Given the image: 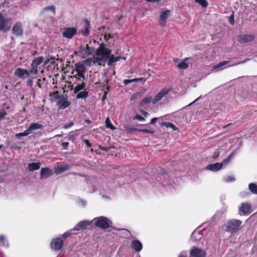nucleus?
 Listing matches in <instances>:
<instances>
[{
  "label": "nucleus",
  "mask_w": 257,
  "mask_h": 257,
  "mask_svg": "<svg viewBox=\"0 0 257 257\" xmlns=\"http://www.w3.org/2000/svg\"><path fill=\"white\" fill-rule=\"evenodd\" d=\"M201 98V96L199 97L198 98H197V99H196L194 101H193L192 102H191V103H190L189 104H188V106H190L192 104H193L194 103H195V102L197 101L200 98Z\"/></svg>",
  "instance_id": "58"
},
{
  "label": "nucleus",
  "mask_w": 257,
  "mask_h": 257,
  "mask_svg": "<svg viewBox=\"0 0 257 257\" xmlns=\"http://www.w3.org/2000/svg\"><path fill=\"white\" fill-rule=\"evenodd\" d=\"M15 74L16 76H18L23 79L29 77H31L32 75H34L30 73V71H29L26 69L21 68L17 69L15 72Z\"/></svg>",
  "instance_id": "8"
},
{
  "label": "nucleus",
  "mask_w": 257,
  "mask_h": 257,
  "mask_svg": "<svg viewBox=\"0 0 257 257\" xmlns=\"http://www.w3.org/2000/svg\"><path fill=\"white\" fill-rule=\"evenodd\" d=\"M42 128V125L38 123H32L29 128L27 129L30 134H31L33 131L41 129Z\"/></svg>",
  "instance_id": "24"
},
{
  "label": "nucleus",
  "mask_w": 257,
  "mask_h": 257,
  "mask_svg": "<svg viewBox=\"0 0 257 257\" xmlns=\"http://www.w3.org/2000/svg\"><path fill=\"white\" fill-rule=\"evenodd\" d=\"M248 188L253 194H257V185L254 183H250L248 185Z\"/></svg>",
  "instance_id": "30"
},
{
  "label": "nucleus",
  "mask_w": 257,
  "mask_h": 257,
  "mask_svg": "<svg viewBox=\"0 0 257 257\" xmlns=\"http://www.w3.org/2000/svg\"><path fill=\"white\" fill-rule=\"evenodd\" d=\"M141 112L142 114H143L146 117H147L149 116V113L148 112H146L145 111L142 110L141 111Z\"/></svg>",
  "instance_id": "49"
},
{
  "label": "nucleus",
  "mask_w": 257,
  "mask_h": 257,
  "mask_svg": "<svg viewBox=\"0 0 257 257\" xmlns=\"http://www.w3.org/2000/svg\"><path fill=\"white\" fill-rule=\"evenodd\" d=\"M233 155V153L230 154L226 159H225L222 163H221V164H223V165L227 164L230 162Z\"/></svg>",
  "instance_id": "36"
},
{
  "label": "nucleus",
  "mask_w": 257,
  "mask_h": 257,
  "mask_svg": "<svg viewBox=\"0 0 257 257\" xmlns=\"http://www.w3.org/2000/svg\"><path fill=\"white\" fill-rule=\"evenodd\" d=\"M5 239V236L3 235H0V242H1L2 244L3 245H5V243L3 242Z\"/></svg>",
  "instance_id": "44"
},
{
  "label": "nucleus",
  "mask_w": 257,
  "mask_h": 257,
  "mask_svg": "<svg viewBox=\"0 0 257 257\" xmlns=\"http://www.w3.org/2000/svg\"><path fill=\"white\" fill-rule=\"evenodd\" d=\"M240 213L242 215H248L251 211V207L249 204L243 203L241 204L239 209Z\"/></svg>",
  "instance_id": "15"
},
{
  "label": "nucleus",
  "mask_w": 257,
  "mask_h": 257,
  "mask_svg": "<svg viewBox=\"0 0 257 257\" xmlns=\"http://www.w3.org/2000/svg\"><path fill=\"white\" fill-rule=\"evenodd\" d=\"M242 221L238 219H231L228 221L224 225V229L231 233H235L241 228Z\"/></svg>",
  "instance_id": "2"
},
{
  "label": "nucleus",
  "mask_w": 257,
  "mask_h": 257,
  "mask_svg": "<svg viewBox=\"0 0 257 257\" xmlns=\"http://www.w3.org/2000/svg\"><path fill=\"white\" fill-rule=\"evenodd\" d=\"M99 148L102 150V151H108V150L110 148L109 147H101V146H98Z\"/></svg>",
  "instance_id": "46"
},
{
  "label": "nucleus",
  "mask_w": 257,
  "mask_h": 257,
  "mask_svg": "<svg viewBox=\"0 0 257 257\" xmlns=\"http://www.w3.org/2000/svg\"><path fill=\"white\" fill-rule=\"evenodd\" d=\"M40 163H33L29 164L28 168L29 171H33L38 170L40 168Z\"/></svg>",
  "instance_id": "26"
},
{
  "label": "nucleus",
  "mask_w": 257,
  "mask_h": 257,
  "mask_svg": "<svg viewBox=\"0 0 257 257\" xmlns=\"http://www.w3.org/2000/svg\"><path fill=\"white\" fill-rule=\"evenodd\" d=\"M131 83V82L130 79H125L123 80V83L125 85H127L128 84Z\"/></svg>",
  "instance_id": "54"
},
{
  "label": "nucleus",
  "mask_w": 257,
  "mask_h": 257,
  "mask_svg": "<svg viewBox=\"0 0 257 257\" xmlns=\"http://www.w3.org/2000/svg\"><path fill=\"white\" fill-rule=\"evenodd\" d=\"M228 63H229V61H224L220 62L218 64H217V65L213 66V69L214 70L219 69V68H221L222 67H223V66H224L225 65L228 64Z\"/></svg>",
  "instance_id": "31"
},
{
  "label": "nucleus",
  "mask_w": 257,
  "mask_h": 257,
  "mask_svg": "<svg viewBox=\"0 0 257 257\" xmlns=\"http://www.w3.org/2000/svg\"><path fill=\"white\" fill-rule=\"evenodd\" d=\"M146 1L148 2H151V3H158L160 1V0H146Z\"/></svg>",
  "instance_id": "56"
},
{
  "label": "nucleus",
  "mask_w": 257,
  "mask_h": 257,
  "mask_svg": "<svg viewBox=\"0 0 257 257\" xmlns=\"http://www.w3.org/2000/svg\"><path fill=\"white\" fill-rule=\"evenodd\" d=\"M76 201L79 206L84 207L86 205V202L82 199H78Z\"/></svg>",
  "instance_id": "35"
},
{
  "label": "nucleus",
  "mask_w": 257,
  "mask_h": 257,
  "mask_svg": "<svg viewBox=\"0 0 257 257\" xmlns=\"http://www.w3.org/2000/svg\"><path fill=\"white\" fill-rule=\"evenodd\" d=\"M130 131H138L140 132L149 133V134H153L155 132V131L153 130H148V129L138 130V129H136V128H130Z\"/></svg>",
  "instance_id": "33"
},
{
  "label": "nucleus",
  "mask_w": 257,
  "mask_h": 257,
  "mask_svg": "<svg viewBox=\"0 0 257 257\" xmlns=\"http://www.w3.org/2000/svg\"><path fill=\"white\" fill-rule=\"evenodd\" d=\"M84 143L87 146V147L90 148L91 147V145L90 144L89 141L88 140H85Z\"/></svg>",
  "instance_id": "51"
},
{
  "label": "nucleus",
  "mask_w": 257,
  "mask_h": 257,
  "mask_svg": "<svg viewBox=\"0 0 257 257\" xmlns=\"http://www.w3.org/2000/svg\"><path fill=\"white\" fill-rule=\"evenodd\" d=\"M186 253V252H181L179 255V257H187Z\"/></svg>",
  "instance_id": "52"
},
{
  "label": "nucleus",
  "mask_w": 257,
  "mask_h": 257,
  "mask_svg": "<svg viewBox=\"0 0 257 257\" xmlns=\"http://www.w3.org/2000/svg\"><path fill=\"white\" fill-rule=\"evenodd\" d=\"M254 37L252 35H241L238 37V41L240 43L243 44L253 41Z\"/></svg>",
  "instance_id": "17"
},
{
  "label": "nucleus",
  "mask_w": 257,
  "mask_h": 257,
  "mask_svg": "<svg viewBox=\"0 0 257 257\" xmlns=\"http://www.w3.org/2000/svg\"><path fill=\"white\" fill-rule=\"evenodd\" d=\"M44 11H51L53 14H55V8L53 6H48L44 9Z\"/></svg>",
  "instance_id": "38"
},
{
  "label": "nucleus",
  "mask_w": 257,
  "mask_h": 257,
  "mask_svg": "<svg viewBox=\"0 0 257 257\" xmlns=\"http://www.w3.org/2000/svg\"><path fill=\"white\" fill-rule=\"evenodd\" d=\"M63 245V240L61 238H56L52 239L51 243V248L54 250L61 249Z\"/></svg>",
  "instance_id": "10"
},
{
  "label": "nucleus",
  "mask_w": 257,
  "mask_h": 257,
  "mask_svg": "<svg viewBox=\"0 0 257 257\" xmlns=\"http://www.w3.org/2000/svg\"><path fill=\"white\" fill-rule=\"evenodd\" d=\"M86 86V84L84 82H82V83L77 85L74 88V92L75 93H77L78 92H80L82 90H83Z\"/></svg>",
  "instance_id": "28"
},
{
  "label": "nucleus",
  "mask_w": 257,
  "mask_h": 257,
  "mask_svg": "<svg viewBox=\"0 0 257 257\" xmlns=\"http://www.w3.org/2000/svg\"><path fill=\"white\" fill-rule=\"evenodd\" d=\"M33 83V81L32 80H29L28 81V84L31 86Z\"/></svg>",
  "instance_id": "60"
},
{
  "label": "nucleus",
  "mask_w": 257,
  "mask_h": 257,
  "mask_svg": "<svg viewBox=\"0 0 257 257\" xmlns=\"http://www.w3.org/2000/svg\"><path fill=\"white\" fill-rule=\"evenodd\" d=\"M40 81V79H38L37 82V84L39 87H41Z\"/></svg>",
  "instance_id": "61"
},
{
  "label": "nucleus",
  "mask_w": 257,
  "mask_h": 257,
  "mask_svg": "<svg viewBox=\"0 0 257 257\" xmlns=\"http://www.w3.org/2000/svg\"><path fill=\"white\" fill-rule=\"evenodd\" d=\"M13 34L16 36H19L23 33L22 24L18 23L16 24L13 28Z\"/></svg>",
  "instance_id": "20"
},
{
  "label": "nucleus",
  "mask_w": 257,
  "mask_h": 257,
  "mask_svg": "<svg viewBox=\"0 0 257 257\" xmlns=\"http://www.w3.org/2000/svg\"><path fill=\"white\" fill-rule=\"evenodd\" d=\"M70 103L64 97H59L57 102L58 108L61 109H64L67 107Z\"/></svg>",
  "instance_id": "16"
},
{
  "label": "nucleus",
  "mask_w": 257,
  "mask_h": 257,
  "mask_svg": "<svg viewBox=\"0 0 257 257\" xmlns=\"http://www.w3.org/2000/svg\"><path fill=\"white\" fill-rule=\"evenodd\" d=\"M170 88H163L161 91H160L158 93H157L154 99H152V102L153 104H155L160 100L162 99V98L166 95L170 91Z\"/></svg>",
  "instance_id": "9"
},
{
  "label": "nucleus",
  "mask_w": 257,
  "mask_h": 257,
  "mask_svg": "<svg viewBox=\"0 0 257 257\" xmlns=\"http://www.w3.org/2000/svg\"><path fill=\"white\" fill-rule=\"evenodd\" d=\"M189 59V58H186L182 61L178 63L177 67L181 69H185L189 66L188 63L187 61Z\"/></svg>",
  "instance_id": "25"
},
{
  "label": "nucleus",
  "mask_w": 257,
  "mask_h": 257,
  "mask_svg": "<svg viewBox=\"0 0 257 257\" xmlns=\"http://www.w3.org/2000/svg\"><path fill=\"white\" fill-rule=\"evenodd\" d=\"M92 52V49L89 47L88 45H82L80 47L79 51L77 52L78 55L84 58L87 57Z\"/></svg>",
  "instance_id": "7"
},
{
  "label": "nucleus",
  "mask_w": 257,
  "mask_h": 257,
  "mask_svg": "<svg viewBox=\"0 0 257 257\" xmlns=\"http://www.w3.org/2000/svg\"><path fill=\"white\" fill-rule=\"evenodd\" d=\"M84 27L81 30L82 34L84 36H87L89 32L90 23L87 20H84L83 21Z\"/></svg>",
  "instance_id": "22"
},
{
  "label": "nucleus",
  "mask_w": 257,
  "mask_h": 257,
  "mask_svg": "<svg viewBox=\"0 0 257 257\" xmlns=\"http://www.w3.org/2000/svg\"><path fill=\"white\" fill-rule=\"evenodd\" d=\"M44 60L43 57H39L34 59L31 64V69L30 73L33 75H36L38 72V66L41 64Z\"/></svg>",
  "instance_id": "5"
},
{
  "label": "nucleus",
  "mask_w": 257,
  "mask_h": 257,
  "mask_svg": "<svg viewBox=\"0 0 257 257\" xmlns=\"http://www.w3.org/2000/svg\"><path fill=\"white\" fill-rule=\"evenodd\" d=\"M68 140L73 141L74 140V136L73 135H70L68 137Z\"/></svg>",
  "instance_id": "53"
},
{
  "label": "nucleus",
  "mask_w": 257,
  "mask_h": 257,
  "mask_svg": "<svg viewBox=\"0 0 257 257\" xmlns=\"http://www.w3.org/2000/svg\"><path fill=\"white\" fill-rule=\"evenodd\" d=\"M135 119H138L141 121H143L145 120V118L143 116H141L139 114L136 115V116H135Z\"/></svg>",
  "instance_id": "43"
},
{
  "label": "nucleus",
  "mask_w": 257,
  "mask_h": 257,
  "mask_svg": "<svg viewBox=\"0 0 257 257\" xmlns=\"http://www.w3.org/2000/svg\"><path fill=\"white\" fill-rule=\"evenodd\" d=\"M223 164L220 163H216L213 164L209 165L207 166L206 168L209 170L216 172L222 168Z\"/></svg>",
  "instance_id": "21"
},
{
  "label": "nucleus",
  "mask_w": 257,
  "mask_h": 257,
  "mask_svg": "<svg viewBox=\"0 0 257 257\" xmlns=\"http://www.w3.org/2000/svg\"><path fill=\"white\" fill-rule=\"evenodd\" d=\"M170 14V11L168 10H164L161 12L160 16V24L161 26H165L166 20L168 18Z\"/></svg>",
  "instance_id": "13"
},
{
  "label": "nucleus",
  "mask_w": 257,
  "mask_h": 257,
  "mask_svg": "<svg viewBox=\"0 0 257 257\" xmlns=\"http://www.w3.org/2000/svg\"><path fill=\"white\" fill-rule=\"evenodd\" d=\"M75 71L76 74L74 75L78 79L80 80V78L84 79V73L85 72V68L83 64L77 63L75 65Z\"/></svg>",
  "instance_id": "6"
},
{
  "label": "nucleus",
  "mask_w": 257,
  "mask_h": 257,
  "mask_svg": "<svg viewBox=\"0 0 257 257\" xmlns=\"http://www.w3.org/2000/svg\"><path fill=\"white\" fill-rule=\"evenodd\" d=\"M91 222H92V221H89L88 220H83L80 221L75 226L73 229H71V231L84 229L87 227L90 226Z\"/></svg>",
  "instance_id": "14"
},
{
  "label": "nucleus",
  "mask_w": 257,
  "mask_h": 257,
  "mask_svg": "<svg viewBox=\"0 0 257 257\" xmlns=\"http://www.w3.org/2000/svg\"><path fill=\"white\" fill-rule=\"evenodd\" d=\"M70 167L67 164H60L57 165L55 168V172L56 174H59L62 173L69 169Z\"/></svg>",
  "instance_id": "19"
},
{
  "label": "nucleus",
  "mask_w": 257,
  "mask_h": 257,
  "mask_svg": "<svg viewBox=\"0 0 257 257\" xmlns=\"http://www.w3.org/2000/svg\"><path fill=\"white\" fill-rule=\"evenodd\" d=\"M77 33V30L75 28H66L63 31V36L67 38L71 39Z\"/></svg>",
  "instance_id": "12"
},
{
  "label": "nucleus",
  "mask_w": 257,
  "mask_h": 257,
  "mask_svg": "<svg viewBox=\"0 0 257 257\" xmlns=\"http://www.w3.org/2000/svg\"><path fill=\"white\" fill-rule=\"evenodd\" d=\"M73 125V122H70V123H69V124H65V125L63 126V127H64V128H66V129H67V128H69V127H70L72 126Z\"/></svg>",
  "instance_id": "47"
},
{
  "label": "nucleus",
  "mask_w": 257,
  "mask_h": 257,
  "mask_svg": "<svg viewBox=\"0 0 257 257\" xmlns=\"http://www.w3.org/2000/svg\"><path fill=\"white\" fill-rule=\"evenodd\" d=\"M11 27V23L10 20L4 18V16L0 14V30L7 31L10 30Z\"/></svg>",
  "instance_id": "4"
},
{
  "label": "nucleus",
  "mask_w": 257,
  "mask_h": 257,
  "mask_svg": "<svg viewBox=\"0 0 257 257\" xmlns=\"http://www.w3.org/2000/svg\"><path fill=\"white\" fill-rule=\"evenodd\" d=\"M30 135V132H28V131L27 130L23 133H19L16 134L17 137H26L28 135Z\"/></svg>",
  "instance_id": "39"
},
{
  "label": "nucleus",
  "mask_w": 257,
  "mask_h": 257,
  "mask_svg": "<svg viewBox=\"0 0 257 257\" xmlns=\"http://www.w3.org/2000/svg\"><path fill=\"white\" fill-rule=\"evenodd\" d=\"M131 83L135 81H138V79H130Z\"/></svg>",
  "instance_id": "63"
},
{
  "label": "nucleus",
  "mask_w": 257,
  "mask_h": 257,
  "mask_svg": "<svg viewBox=\"0 0 257 257\" xmlns=\"http://www.w3.org/2000/svg\"><path fill=\"white\" fill-rule=\"evenodd\" d=\"M92 222L96 227L104 229L108 228L111 224V220L104 216L96 217L92 220Z\"/></svg>",
  "instance_id": "3"
},
{
  "label": "nucleus",
  "mask_w": 257,
  "mask_h": 257,
  "mask_svg": "<svg viewBox=\"0 0 257 257\" xmlns=\"http://www.w3.org/2000/svg\"><path fill=\"white\" fill-rule=\"evenodd\" d=\"M77 93L76 97L78 99H85L88 96V92L86 91H82Z\"/></svg>",
  "instance_id": "29"
},
{
  "label": "nucleus",
  "mask_w": 257,
  "mask_h": 257,
  "mask_svg": "<svg viewBox=\"0 0 257 257\" xmlns=\"http://www.w3.org/2000/svg\"><path fill=\"white\" fill-rule=\"evenodd\" d=\"M74 231H72L71 230L69 232H66L62 236L64 238H66L68 237L70 234L74 233Z\"/></svg>",
  "instance_id": "41"
},
{
  "label": "nucleus",
  "mask_w": 257,
  "mask_h": 257,
  "mask_svg": "<svg viewBox=\"0 0 257 257\" xmlns=\"http://www.w3.org/2000/svg\"><path fill=\"white\" fill-rule=\"evenodd\" d=\"M206 253L205 251L200 248L193 247L190 251L191 257H205Z\"/></svg>",
  "instance_id": "11"
},
{
  "label": "nucleus",
  "mask_w": 257,
  "mask_h": 257,
  "mask_svg": "<svg viewBox=\"0 0 257 257\" xmlns=\"http://www.w3.org/2000/svg\"><path fill=\"white\" fill-rule=\"evenodd\" d=\"M197 3H199L203 7H206L208 5L206 0H195Z\"/></svg>",
  "instance_id": "37"
},
{
  "label": "nucleus",
  "mask_w": 257,
  "mask_h": 257,
  "mask_svg": "<svg viewBox=\"0 0 257 257\" xmlns=\"http://www.w3.org/2000/svg\"><path fill=\"white\" fill-rule=\"evenodd\" d=\"M161 125L163 126H165V127H166L167 128L170 127L174 131H179L178 128L176 127L175 125L171 122H163L162 123Z\"/></svg>",
  "instance_id": "27"
},
{
  "label": "nucleus",
  "mask_w": 257,
  "mask_h": 257,
  "mask_svg": "<svg viewBox=\"0 0 257 257\" xmlns=\"http://www.w3.org/2000/svg\"><path fill=\"white\" fill-rule=\"evenodd\" d=\"M157 120V118H156V117L152 118L151 120L150 123L154 124L155 123H156Z\"/></svg>",
  "instance_id": "55"
},
{
  "label": "nucleus",
  "mask_w": 257,
  "mask_h": 257,
  "mask_svg": "<svg viewBox=\"0 0 257 257\" xmlns=\"http://www.w3.org/2000/svg\"><path fill=\"white\" fill-rule=\"evenodd\" d=\"M105 40L108 42L109 43H110L111 41H110V39H112V37L109 34H105L104 36Z\"/></svg>",
  "instance_id": "40"
},
{
  "label": "nucleus",
  "mask_w": 257,
  "mask_h": 257,
  "mask_svg": "<svg viewBox=\"0 0 257 257\" xmlns=\"http://www.w3.org/2000/svg\"><path fill=\"white\" fill-rule=\"evenodd\" d=\"M235 181V178L233 176H228L225 180L226 182H231Z\"/></svg>",
  "instance_id": "42"
},
{
  "label": "nucleus",
  "mask_w": 257,
  "mask_h": 257,
  "mask_svg": "<svg viewBox=\"0 0 257 257\" xmlns=\"http://www.w3.org/2000/svg\"><path fill=\"white\" fill-rule=\"evenodd\" d=\"M151 101H152L151 98L146 97L142 100V101L140 103V104L142 106H144V105H145L147 103H150L151 102Z\"/></svg>",
  "instance_id": "34"
},
{
  "label": "nucleus",
  "mask_w": 257,
  "mask_h": 257,
  "mask_svg": "<svg viewBox=\"0 0 257 257\" xmlns=\"http://www.w3.org/2000/svg\"><path fill=\"white\" fill-rule=\"evenodd\" d=\"M105 125L107 128H110L111 130H114L115 129V127L111 124L108 117H107L105 120Z\"/></svg>",
  "instance_id": "32"
},
{
  "label": "nucleus",
  "mask_w": 257,
  "mask_h": 257,
  "mask_svg": "<svg viewBox=\"0 0 257 257\" xmlns=\"http://www.w3.org/2000/svg\"><path fill=\"white\" fill-rule=\"evenodd\" d=\"M229 21H230V23L231 24H233L234 23V21H233V15L231 16L230 17V18H229Z\"/></svg>",
  "instance_id": "57"
},
{
  "label": "nucleus",
  "mask_w": 257,
  "mask_h": 257,
  "mask_svg": "<svg viewBox=\"0 0 257 257\" xmlns=\"http://www.w3.org/2000/svg\"><path fill=\"white\" fill-rule=\"evenodd\" d=\"M219 152L215 153V155L213 156L214 158H217L219 156Z\"/></svg>",
  "instance_id": "62"
},
{
  "label": "nucleus",
  "mask_w": 257,
  "mask_h": 257,
  "mask_svg": "<svg viewBox=\"0 0 257 257\" xmlns=\"http://www.w3.org/2000/svg\"><path fill=\"white\" fill-rule=\"evenodd\" d=\"M137 96H136V95H133L131 98V100H133L134 99H135V98H136Z\"/></svg>",
  "instance_id": "64"
},
{
  "label": "nucleus",
  "mask_w": 257,
  "mask_h": 257,
  "mask_svg": "<svg viewBox=\"0 0 257 257\" xmlns=\"http://www.w3.org/2000/svg\"><path fill=\"white\" fill-rule=\"evenodd\" d=\"M132 247L136 251H140L142 250L143 245L142 243L138 240L132 241L131 243Z\"/></svg>",
  "instance_id": "23"
},
{
  "label": "nucleus",
  "mask_w": 257,
  "mask_h": 257,
  "mask_svg": "<svg viewBox=\"0 0 257 257\" xmlns=\"http://www.w3.org/2000/svg\"><path fill=\"white\" fill-rule=\"evenodd\" d=\"M52 174V170L49 168H42L40 172V177L42 179H46Z\"/></svg>",
  "instance_id": "18"
},
{
  "label": "nucleus",
  "mask_w": 257,
  "mask_h": 257,
  "mask_svg": "<svg viewBox=\"0 0 257 257\" xmlns=\"http://www.w3.org/2000/svg\"><path fill=\"white\" fill-rule=\"evenodd\" d=\"M138 81H142L143 83L145 82L146 80L145 78H138Z\"/></svg>",
  "instance_id": "59"
},
{
  "label": "nucleus",
  "mask_w": 257,
  "mask_h": 257,
  "mask_svg": "<svg viewBox=\"0 0 257 257\" xmlns=\"http://www.w3.org/2000/svg\"><path fill=\"white\" fill-rule=\"evenodd\" d=\"M111 50L106 48L104 45L101 43L97 49L95 55L93 58H89L85 60V63L89 66L94 64L104 65L106 61L108 60V65H111L113 63L119 61L120 57H115L113 55H111Z\"/></svg>",
  "instance_id": "1"
},
{
  "label": "nucleus",
  "mask_w": 257,
  "mask_h": 257,
  "mask_svg": "<svg viewBox=\"0 0 257 257\" xmlns=\"http://www.w3.org/2000/svg\"><path fill=\"white\" fill-rule=\"evenodd\" d=\"M6 112L4 111L0 112V119L3 118L6 115Z\"/></svg>",
  "instance_id": "50"
},
{
  "label": "nucleus",
  "mask_w": 257,
  "mask_h": 257,
  "mask_svg": "<svg viewBox=\"0 0 257 257\" xmlns=\"http://www.w3.org/2000/svg\"><path fill=\"white\" fill-rule=\"evenodd\" d=\"M248 60H249V59H246L245 60L243 61L239 62L238 63H237L236 64H232V65H229V67L233 66H235V65H236L237 64H242V63H245V62H246Z\"/></svg>",
  "instance_id": "48"
},
{
  "label": "nucleus",
  "mask_w": 257,
  "mask_h": 257,
  "mask_svg": "<svg viewBox=\"0 0 257 257\" xmlns=\"http://www.w3.org/2000/svg\"><path fill=\"white\" fill-rule=\"evenodd\" d=\"M68 145H69V143H68V142L62 143L61 144V146H62V147L65 150L67 149V148L68 146Z\"/></svg>",
  "instance_id": "45"
}]
</instances>
